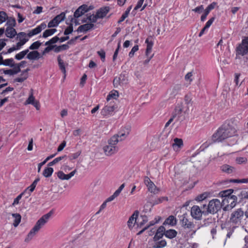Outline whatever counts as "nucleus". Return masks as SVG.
Returning a JSON list of instances; mask_svg holds the SVG:
<instances>
[{
	"label": "nucleus",
	"mask_w": 248,
	"mask_h": 248,
	"mask_svg": "<svg viewBox=\"0 0 248 248\" xmlns=\"http://www.w3.org/2000/svg\"><path fill=\"white\" fill-rule=\"evenodd\" d=\"M126 130V132L115 135L108 140V144L103 148L104 153L106 155L110 156L118 152L119 148L117 144L119 141L125 139L128 136L130 128L128 127Z\"/></svg>",
	"instance_id": "obj_1"
},
{
	"label": "nucleus",
	"mask_w": 248,
	"mask_h": 248,
	"mask_svg": "<svg viewBox=\"0 0 248 248\" xmlns=\"http://www.w3.org/2000/svg\"><path fill=\"white\" fill-rule=\"evenodd\" d=\"M236 132V129L232 125L225 123L213 135L212 140L214 142H221L227 138L235 136Z\"/></svg>",
	"instance_id": "obj_2"
},
{
	"label": "nucleus",
	"mask_w": 248,
	"mask_h": 248,
	"mask_svg": "<svg viewBox=\"0 0 248 248\" xmlns=\"http://www.w3.org/2000/svg\"><path fill=\"white\" fill-rule=\"evenodd\" d=\"M52 215V212L50 211L48 213L43 215L36 223L34 226L31 229L26 238L25 242H29L36 235L41 228L48 221Z\"/></svg>",
	"instance_id": "obj_3"
},
{
	"label": "nucleus",
	"mask_w": 248,
	"mask_h": 248,
	"mask_svg": "<svg viewBox=\"0 0 248 248\" xmlns=\"http://www.w3.org/2000/svg\"><path fill=\"white\" fill-rule=\"evenodd\" d=\"M245 213L242 208H238L233 211L230 217V222L234 225L235 228L242 225L245 220Z\"/></svg>",
	"instance_id": "obj_4"
},
{
	"label": "nucleus",
	"mask_w": 248,
	"mask_h": 248,
	"mask_svg": "<svg viewBox=\"0 0 248 248\" xmlns=\"http://www.w3.org/2000/svg\"><path fill=\"white\" fill-rule=\"evenodd\" d=\"M222 202L217 199L211 200L207 205L206 211L203 212L205 215L215 214L220 210L222 207Z\"/></svg>",
	"instance_id": "obj_5"
},
{
	"label": "nucleus",
	"mask_w": 248,
	"mask_h": 248,
	"mask_svg": "<svg viewBox=\"0 0 248 248\" xmlns=\"http://www.w3.org/2000/svg\"><path fill=\"white\" fill-rule=\"evenodd\" d=\"M237 202V197L235 195H232L231 196L227 197V198H223L222 204V205H225L223 207L224 211H229L234 208Z\"/></svg>",
	"instance_id": "obj_6"
},
{
	"label": "nucleus",
	"mask_w": 248,
	"mask_h": 248,
	"mask_svg": "<svg viewBox=\"0 0 248 248\" xmlns=\"http://www.w3.org/2000/svg\"><path fill=\"white\" fill-rule=\"evenodd\" d=\"M128 75L125 72H123L119 77H115L113 79V85L115 88L125 85L128 83Z\"/></svg>",
	"instance_id": "obj_7"
},
{
	"label": "nucleus",
	"mask_w": 248,
	"mask_h": 248,
	"mask_svg": "<svg viewBox=\"0 0 248 248\" xmlns=\"http://www.w3.org/2000/svg\"><path fill=\"white\" fill-rule=\"evenodd\" d=\"M206 210H202L199 206L194 205L191 209V216L192 217L198 220H201L202 215H206L203 212Z\"/></svg>",
	"instance_id": "obj_8"
},
{
	"label": "nucleus",
	"mask_w": 248,
	"mask_h": 248,
	"mask_svg": "<svg viewBox=\"0 0 248 248\" xmlns=\"http://www.w3.org/2000/svg\"><path fill=\"white\" fill-rule=\"evenodd\" d=\"M186 216L187 214H184L181 217L180 222L182 226L184 229L192 230L194 228L195 225L192 221L189 220Z\"/></svg>",
	"instance_id": "obj_9"
},
{
	"label": "nucleus",
	"mask_w": 248,
	"mask_h": 248,
	"mask_svg": "<svg viewBox=\"0 0 248 248\" xmlns=\"http://www.w3.org/2000/svg\"><path fill=\"white\" fill-rule=\"evenodd\" d=\"M145 43L147 44L146 55L148 57V58L143 62L144 64H148L154 56V54H152L150 57L149 56V54H150L152 51V47L153 46V42L151 40L150 41L149 38H148L146 39Z\"/></svg>",
	"instance_id": "obj_10"
},
{
	"label": "nucleus",
	"mask_w": 248,
	"mask_h": 248,
	"mask_svg": "<svg viewBox=\"0 0 248 248\" xmlns=\"http://www.w3.org/2000/svg\"><path fill=\"white\" fill-rule=\"evenodd\" d=\"M46 27V25L45 23L43 22L41 23L39 26H38L35 29L30 31L27 34V35L29 37H31V36L38 34L39 33L43 30H44Z\"/></svg>",
	"instance_id": "obj_11"
},
{
	"label": "nucleus",
	"mask_w": 248,
	"mask_h": 248,
	"mask_svg": "<svg viewBox=\"0 0 248 248\" xmlns=\"http://www.w3.org/2000/svg\"><path fill=\"white\" fill-rule=\"evenodd\" d=\"M77 170H75L70 173L65 174L62 171L60 170L57 173L58 177L62 180H68L76 173Z\"/></svg>",
	"instance_id": "obj_12"
},
{
	"label": "nucleus",
	"mask_w": 248,
	"mask_h": 248,
	"mask_svg": "<svg viewBox=\"0 0 248 248\" xmlns=\"http://www.w3.org/2000/svg\"><path fill=\"white\" fill-rule=\"evenodd\" d=\"M116 107L114 105H106L101 111V113L104 116L111 114L115 110Z\"/></svg>",
	"instance_id": "obj_13"
},
{
	"label": "nucleus",
	"mask_w": 248,
	"mask_h": 248,
	"mask_svg": "<svg viewBox=\"0 0 248 248\" xmlns=\"http://www.w3.org/2000/svg\"><path fill=\"white\" fill-rule=\"evenodd\" d=\"M110 8L108 6H105L99 9L96 13L97 17L99 18H103L106 16L107 14L109 11Z\"/></svg>",
	"instance_id": "obj_14"
},
{
	"label": "nucleus",
	"mask_w": 248,
	"mask_h": 248,
	"mask_svg": "<svg viewBox=\"0 0 248 248\" xmlns=\"http://www.w3.org/2000/svg\"><path fill=\"white\" fill-rule=\"evenodd\" d=\"M94 26V25L93 23H86L79 26L77 29V31L86 32L93 29Z\"/></svg>",
	"instance_id": "obj_15"
},
{
	"label": "nucleus",
	"mask_w": 248,
	"mask_h": 248,
	"mask_svg": "<svg viewBox=\"0 0 248 248\" xmlns=\"http://www.w3.org/2000/svg\"><path fill=\"white\" fill-rule=\"evenodd\" d=\"M41 57L39 52L36 50L29 52L26 58L30 60H38Z\"/></svg>",
	"instance_id": "obj_16"
},
{
	"label": "nucleus",
	"mask_w": 248,
	"mask_h": 248,
	"mask_svg": "<svg viewBox=\"0 0 248 248\" xmlns=\"http://www.w3.org/2000/svg\"><path fill=\"white\" fill-rule=\"evenodd\" d=\"M221 170L228 174H231L236 172V169L234 167L227 164H224L221 167Z\"/></svg>",
	"instance_id": "obj_17"
},
{
	"label": "nucleus",
	"mask_w": 248,
	"mask_h": 248,
	"mask_svg": "<svg viewBox=\"0 0 248 248\" xmlns=\"http://www.w3.org/2000/svg\"><path fill=\"white\" fill-rule=\"evenodd\" d=\"M138 211H135L133 214L129 217L127 221V225L129 229H132L136 222V218L138 216Z\"/></svg>",
	"instance_id": "obj_18"
},
{
	"label": "nucleus",
	"mask_w": 248,
	"mask_h": 248,
	"mask_svg": "<svg viewBox=\"0 0 248 248\" xmlns=\"http://www.w3.org/2000/svg\"><path fill=\"white\" fill-rule=\"evenodd\" d=\"M5 34L7 37L12 38L16 34V31L14 28L8 27L5 30Z\"/></svg>",
	"instance_id": "obj_19"
},
{
	"label": "nucleus",
	"mask_w": 248,
	"mask_h": 248,
	"mask_svg": "<svg viewBox=\"0 0 248 248\" xmlns=\"http://www.w3.org/2000/svg\"><path fill=\"white\" fill-rule=\"evenodd\" d=\"M248 52V47L245 46H243L242 44L237 47L236 53L237 54L243 56L246 54Z\"/></svg>",
	"instance_id": "obj_20"
},
{
	"label": "nucleus",
	"mask_w": 248,
	"mask_h": 248,
	"mask_svg": "<svg viewBox=\"0 0 248 248\" xmlns=\"http://www.w3.org/2000/svg\"><path fill=\"white\" fill-rule=\"evenodd\" d=\"M183 145V140L181 139L175 138L174 140V143L172 144V147L174 150H178Z\"/></svg>",
	"instance_id": "obj_21"
},
{
	"label": "nucleus",
	"mask_w": 248,
	"mask_h": 248,
	"mask_svg": "<svg viewBox=\"0 0 248 248\" xmlns=\"http://www.w3.org/2000/svg\"><path fill=\"white\" fill-rule=\"evenodd\" d=\"M177 232L173 229H170L167 231H166L164 232V235L166 237L170 238L172 239L174 238L177 235Z\"/></svg>",
	"instance_id": "obj_22"
},
{
	"label": "nucleus",
	"mask_w": 248,
	"mask_h": 248,
	"mask_svg": "<svg viewBox=\"0 0 248 248\" xmlns=\"http://www.w3.org/2000/svg\"><path fill=\"white\" fill-rule=\"evenodd\" d=\"M164 224L174 226L177 224V219L173 216H170L165 220Z\"/></svg>",
	"instance_id": "obj_23"
},
{
	"label": "nucleus",
	"mask_w": 248,
	"mask_h": 248,
	"mask_svg": "<svg viewBox=\"0 0 248 248\" xmlns=\"http://www.w3.org/2000/svg\"><path fill=\"white\" fill-rule=\"evenodd\" d=\"M12 216L14 218L13 225L15 227H16L21 221V216L18 213L12 214Z\"/></svg>",
	"instance_id": "obj_24"
},
{
	"label": "nucleus",
	"mask_w": 248,
	"mask_h": 248,
	"mask_svg": "<svg viewBox=\"0 0 248 248\" xmlns=\"http://www.w3.org/2000/svg\"><path fill=\"white\" fill-rule=\"evenodd\" d=\"M203 224L202 225L203 226H208L211 225L212 226H215V221L214 218H212V217L207 218L204 219L203 221Z\"/></svg>",
	"instance_id": "obj_25"
},
{
	"label": "nucleus",
	"mask_w": 248,
	"mask_h": 248,
	"mask_svg": "<svg viewBox=\"0 0 248 248\" xmlns=\"http://www.w3.org/2000/svg\"><path fill=\"white\" fill-rule=\"evenodd\" d=\"M29 52V49H25L23 51L20 52L19 53L16 54L15 55V58L17 60H20L24 58L26 55H27V54Z\"/></svg>",
	"instance_id": "obj_26"
},
{
	"label": "nucleus",
	"mask_w": 248,
	"mask_h": 248,
	"mask_svg": "<svg viewBox=\"0 0 248 248\" xmlns=\"http://www.w3.org/2000/svg\"><path fill=\"white\" fill-rule=\"evenodd\" d=\"M58 64L59 68L62 72L64 74V77H65L66 70L63 61L61 59L60 56H59L57 58Z\"/></svg>",
	"instance_id": "obj_27"
},
{
	"label": "nucleus",
	"mask_w": 248,
	"mask_h": 248,
	"mask_svg": "<svg viewBox=\"0 0 248 248\" xmlns=\"http://www.w3.org/2000/svg\"><path fill=\"white\" fill-rule=\"evenodd\" d=\"M54 46H55L54 50L56 53H58L62 50H67L69 48V46L66 44L62 45L60 46H57L56 45Z\"/></svg>",
	"instance_id": "obj_28"
},
{
	"label": "nucleus",
	"mask_w": 248,
	"mask_h": 248,
	"mask_svg": "<svg viewBox=\"0 0 248 248\" xmlns=\"http://www.w3.org/2000/svg\"><path fill=\"white\" fill-rule=\"evenodd\" d=\"M238 197L239 198V202H242L244 199H248V191L246 190H242L238 195Z\"/></svg>",
	"instance_id": "obj_29"
},
{
	"label": "nucleus",
	"mask_w": 248,
	"mask_h": 248,
	"mask_svg": "<svg viewBox=\"0 0 248 248\" xmlns=\"http://www.w3.org/2000/svg\"><path fill=\"white\" fill-rule=\"evenodd\" d=\"M182 86L181 84H177L175 85L171 91L170 94L173 96L176 95L181 90Z\"/></svg>",
	"instance_id": "obj_30"
},
{
	"label": "nucleus",
	"mask_w": 248,
	"mask_h": 248,
	"mask_svg": "<svg viewBox=\"0 0 248 248\" xmlns=\"http://www.w3.org/2000/svg\"><path fill=\"white\" fill-rule=\"evenodd\" d=\"M57 30L56 29H51L46 30L43 33L42 37L44 38H46L48 36L53 35L56 31Z\"/></svg>",
	"instance_id": "obj_31"
},
{
	"label": "nucleus",
	"mask_w": 248,
	"mask_h": 248,
	"mask_svg": "<svg viewBox=\"0 0 248 248\" xmlns=\"http://www.w3.org/2000/svg\"><path fill=\"white\" fill-rule=\"evenodd\" d=\"M147 187L149 191L154 194H157L159 191V189L156 187L153 182H152Z\"/></svg>",
	"instance_id": "obj_32"
},
{
	"label": "nucleus",
	"mask_w": 248,
	"mask_h": 248,
	"mask_svg": "<svg viewBox=\"0 0 248 248\" xmlns=\"http://www.w3.org/2000/svg\"><path fill=\"white\" fill-rule=\"evenodd\" d=\"M53 172V169L52 168L48 167L46 168L43 172V175L45 177H49L51 176Z\"/></svg>",
	"instance_id": "obj_33"
},
{
	"label": "nucleus",
	"mask_w": 248,
	"mask_h": 248,
	"mask_svg": "<svg viewBox=\"0 0 248 248\" xmlns=\"http://www.w3.org/2000/svg\"><path fill=\"white\" fill-rule=\"evenodd\" d=\"M118 96V92L117 91L113 90L110 92L109 94L107 96V100L108 101L111 99H116Z\"/></svg>",
	"instance_id": "obj_34"
},
{
	"label": "nucleus",
	"mask_w": 248,
	"mask_h": 248,
	"mask_svg": "<svg viewBox=\"0 0 248 248\" xmlns=\"http://www.w3.org/2000/svg\"><path fill=\"white\" fill-rule=\"evenodd\" d=\"M131 8L132 6L131 5L127 8L124 13L123 14L119 20L118 21V23H120L123 22L128 16Z\"/></svg>",
	"instance_id": "obj_35"
},
{
	"label": "nucleus",
	"mask_w": 248,
	"mask_h": 248,
	"mask_svg": "<svg viewBox=\"0 0 248 248\" xmlns=\"http://www.w3.org/2000/svg\"><path fill=\"white\" fill-rule=\"evenodd\" d=\"M167 242L165 240L156 242L153 246V248H162L166 246Z\"/></svg>",
	"instance_id": "obj_36"
},
{
	"label": "nucleus",
	"mask_w": 248,
	"mask_h": 248,
	"mask_svg": "<svg viewBox=\"0 0 248 248\" xmlns=\"http://www.w3.org/2000/svg\"><path fill=\"white\" fill-rule=\"evenodd\" d=\"M15 63L14 59L13 58H10L4 60L3 65L5 66H9L11 67L15 66Z\"/></svg>",
	"instance_id": "obj_37"
},
{
	"label": "nucleus",
	"mask_w": 248,
	"mask_h": 248,
	"mask_svg": "<svg viewBox=\"0 0 248 248\" xmlns=\"http://www.w3.org/2000/svg\"><path fill=\"white\" fill-rule=\"evenodd\" d=\"M41 45V43L39 41H36L33 43L29 47V50H35L37 49Z\"/></svg>",
	"instance_id": "obj_38"
},
{
	"label": "nucleus",
	"mask_w": 248,
	"mask_h": 248,
	"mask_svg": "<svg viewBox=\"0 0 248 248\" xmlns=\"http://www.w3.org/2000/svg\"><path fill=\"white\" fill-rule=\"evenodd\" d=\"M235 160L238 164H246L248 162V159L245 157H237Z\"/></svg>",
	"instance_id": "obj_39"
},
{
	"label": "nucleus",
	"mask_w": 248,
	"mask_h": 248,
	"mask_svg": "<svg viewBox=\"0 0 248 248\" xmlns=\"http://www.w3.org/2000/svg\"><path fill=\"white\" fill-rule=\"evenodd\" d=\"M65 13L62 12L60 15H58L57 16H56L54 17V18L56 20H57V22L59 23L60 22H61V21H62V20H64V19L65 18Z\"/></svg>",
	"instance_id": "obj_40"
},
{
	"label": "nucleus",
	"mask_w": 248,
	"mask_h": 248,
	"mask_svg": "<svg viewBox=\"0 0 248 248\" xmlns=\"http://www.w3.org/2000/svg\"><path fill=\"white\" fill-rule=\"evenodd\" d=\"M8 16L4 12H0V24L5 22Z\"/></svg>",
	"instance_id": "obj_41"
},
{
	"label": "nucleus",
	"mask_w": 248,
	"mask_h": 248,
	"mask_svg": "<svg viewBox=\"0 0 248 248\" xmlns=\"http://www.w3.org/2000/svg\"><path fill=\"white\" fill-rule=\"evenodd\" d=\"M191 98L188 95H186L185 97V101L187 105V108L192 106Z\"/></svg>",
	"instance_id": "obj_42"
},
{
	"label": "nucleus",
	"mask_w": 248,
	"mask_h": 248,
	"mask_svg": "<svg viewBox=\"0 0 248 248\" xmlns=\"http://www.w3.org/2000/svg\"><path fill=\"white\" fill-rule=\"evenodd\" d=\"M232 189H228L227 190L223 191L221 192L222 196L223 197V198H227V197L231 196L232 195Z\"/></svg>",
	"instance_id": "obj_43"
},
{
	"label": "nucleus",
	"mask_w": 248,
	"mask_h": 248,
	"mask_svg": "<svg viewBox=\"0 0 248 248\" xmlns=\"http://www.w3.org/2000/svg\"><path fill=\"white\" fill-rule=\"evenodd\" d=\"M59 24V23L57 22V20H56L54 18L50 21L48 24L47 27L49 28H52V27H57Z\"/></svg>",
	"instance_id": "obj_44"
},
{
	"label": "nucleus",
	"mask_w": 248,
	"mask_h": 248,
	"mask_svg": "<svg viewBox=\"0 0 248 248\" xmlns=\"http://www.w3.org/2000/svg\"><path fill=\"white\" fill-rule=\"evenodd\" d=\"M88 21L90 22V23H95L97 21V19H98L96 15H90L87 17Z\"/></svg>",
	"instance_id": "obj_45"
},
{
	"label": "nucleus",
	"mask_w": 248,
	"mask_h": 248,
	"mask_svg": "<svg viewBox=\"0 0 248 248\" xmlns=\"http://www.w3.org/2000/svg\"><path fill=\"white\" fill-rule=\"evenodd\" d=\"M82 7H79L75 12L74 16L75 18H78L83 15V13L81 12L80 10Z\"/></svg>",
	"instance_id": "obj_46"
},
{
	"label": "nucleus",
	"mask_w": 248,
	"mask_h": 248,
	"mask_svg": "<svg viewBox=\"0 0 248 248\" xmlns=\"http://www.w3.org/2000/svg\"><path fill=\"white\" fill-rule=\"evenodd\" d=\"M35 98L33 95L32 93L31 92L29 98L26 100V103L28 104L32 105L34 103V102H35Z\"/></svg>",
	"instance_id": "obj_47"
},
{
	"label": "nucleus",
	"mask_w": 248,
	"mask_h": 248,
	"mask_svg": "<svg viewBox=\"0 0 248 248\" xmlns=\"http://www.w3.org/2000/svg\"><path fill=\"white\" fill-rule=\"evenodd\" d=\"M16 20L15 18H10L8 20L6 24L8 25V27H11L13 28L16 26Z\"/></svg>",
	"instance_id": "obj_48"
},
{
	"label": "nucleus",
	"mask_w": 248,
	"mask_h": 248,
	"mask_svg": "<svg viewBox=\"0 0 248 248\" xmlns=\"http://www.w3.org/2000/svg\"><path fill=\"white\" fill-rule=\"evenodd\" d=\"M139 50V46L138 45H135L132 49L130 52L129 53V56L130 58H132L134 56L135 53Z\"/></svg>",
	"instance_id": "obj_49"
},
{
	"label": "nucleus",
	"mask_w": 248,
	"mask_h": 248,
	"mask_svg": "<svg viewBox=\"0 0 248 248\" xmlns=\"http://www.w3.org/2000/svg\"><path fill=\"white\" fill-rule=\"evenodd\" d=\"M73 31V27L72 24L70 25L64 31V34L68 35L70 33H71Z\"/></svg>",
	"instance_id": "obj_50"
},
{
	"label": "nucleus",
	"mask_w": 248,
	"mask_h": 248,
	"mask_svg": "<svg viewBox=\"0 0 248 248\" xmlns=\"http://www.w3.org/2000/svg\"><path fill=\"white\" fill-rule=\"evenodd\" d=\"M207 194L206 193L202 194L198 196L195 200L198 201H202L206 199L207 197Z\"/></svg>",
	"instance_id": "obj_51"
},
{
	"label": "nucleus",
	"mask_w": 248,
	"mask_h": 248,
	"mask_svg": "<svg viewBox=\"0 0 248 248\" xmlns=\"http://www.w3.org/2000/svg\"><path fill=\"white\" fill-rule=\"evenodd\" d=\"M165 200L167 201L168 200V197H161V198H159L157 199L156 200H155L154 201V205L157 204L158 203H161L163 201H164Z\"/></svg>",
	"instance_id": "obj_52"
},
{
	"label": "nucleus",
	"mask_w": 248,
	"mask_h": 248,
	"mask_svg": "<svg viewBox=\"0 0 248 248\" xmlns=\"http://www.w3.org/2000/svg\"><path fill=\"white\" fill-rule=\"evenodd\" d=\"M81 154V151H78L75 153L71 154L69 156L70 160H72L77 158Z\"/></svg>",
	"instance_id": "obj_53"
},
{
	"label": "nucleus",
	"mask_w": 248,
	"mask_h": 248,
	"mask_svg": "<svg viewBox=\"0 0 248 248\" xmlns=\"http://www.w3.org/2000/svg\"><path fill=\"white\" fill-rule=\"evenodd\" d=\"M97 54L100 57L101 60L102 62H104L105 60V56L106 53L103 50H101L100 51H97Z\"/></svg>",
	"instance_id": "obj_54"
},
{
	"label": "nucleus",
	"mask_w": 248,
	"mask_h": 248,
	"mask_svg": "<svg viewBox=\"0 0 248 248\" xmlns=\"http://www.w3.org/2000/svg\"><path fill=\"white\" fill-rule=\"evenodd\" d=\"M24 192L21 193L16 199H15L14 202L12 203L13 206H15V205L18 204L19 201L21 199V198L22 195L24 194Z\"/></svg>",
	"instance_id": "obj_55"
},
{
	"label": "nucleus",
	"mask_w": 248,
	"mask_h": 248,
	"mask_svg": "<svg viewBox=\"0 0 248 248\" xmlns=\"http://www.w3.org/2000/svg\"><path fill=\"white\" fill-rule=\"evenodd\" d=\"M55 46L54 45L47 46L45 48L42 52L43 55H45L46 53L49 52L50 51L54 49Z\"/></svg>",
	"instance_id": "obj_56"
},
{
	"label": "nucleus",
	"mask_w": 248,
	"mask_h": 248,
	"mask_svg": "<svg viewBox=\"0 0 248 248\" xmlns=\"http://www.w3.org/2000/svg\"><path fill=\"white\" fill-rule=\"evenodd\" d=\"M120 45H121V42L119 41V42L118 44V47L117 49L115 50V51L114 52L113 56V61H115L117 57V55L119 50V49L120 48Z\"/></svg>",
	"instance_id": "obj_57"
},
{
	"label": "nucleus",
	"mask_w": 248,
	"mask_h": 248,
	"mask_svg": "<svg viewBox=\"0 0 248 248\" xmlns=\"http://www.w3.org/2000/svg\"><path fill=\"white\" fill-rule=\"evenodd\" d=\"M203 6L202 5L193 9L192 11H194L195 12L200 14L203 11Z\"/></svg>",
	"instance_id": "obj_58"
},
{
	"label": "nucleus",
	"mask_w": 248,
	"mask_h": 248,
	"mask_svg": "<svg viewBox=\"0 0 248 248\" xmlns=\"http://www.w3.org/2000/svg\"><path fill=\"white\" fill-rule=\"evenodd\" d=\"M215 17H212L206 23L205 26H204L205 28L208 29L210 26L212 25L214 21L215 20Z\"/></svg>",
	"instance_id": "obj_59"
},
{
	"label": "nucleus",
	"mask_w": 248,
	"mask_h": 248,
	"mask_svg": "<svg viewBox=\"0 0 248 248\" xmlns=\"http://www.w3.org/2000/svg\"><path fill=\"white\" fill-rule=\"evenodd\" d=\"M217 3L216 2H212V3H211L210 4H209L207 7V8H206V9L207 10H208L209 12H210V11H211L212 10H213V9H214V8L215 7V6L217 5Z\"/></svg>",
	"instance_id": "obj_60"
},
{
	"label": "nucleus",
	"mask_w": 248,
	"mask_h": 248,
	"mask_svg": "<svg viewBox=\"0 0 248 248\" xmlns=\"http://www.w3.org/2000/svg\"><path fill=\"white\" fill-rule=\"evenodd\" d=\"M163 235H164V233H159V232H156L154 237V239L155 241H158L159 239H160V238H161L162 237V236H163Z\"/></svg>",
	"instance_id": "obj_61"
},
{
	"label": "nucleus",
	"mask_w": 248,
	"mask_h": 248,
	"mask_svg": "<svg viewBox=\"0 0 248 248\" xmlns=\"http://www.w3.org/2000/svg\"><path fill=\"white\" fill-rule=\"evenodd\" d=\"M7 41L6 39H0V51H1L3 48L6 46V44L5 42Z\"/></svg>",
	"instance_id": "obj_62"
},
{
	"label": "nucleus",
	"mask_w": 248,
	"mask_h": 248,
	"mask_svg": "<svg viewBox=\"0 0 248 248\" xmlns=\"http://www.w3.org/2000/svg\"><path fill=\"white\" fill-rule=\"evenodd\" d=\"M66 146V141H63L62 143L59 146L57 151L58 152L62 151Z\"/></svg>",
	"instance_id": "obj_63"
},
{
	"label": "nucleus",
	"mask_w": 248,
	"mask_h": 248,
	"mask_svg": "<svg viewBox=\"0 0 248 248\" xmlns=\"http://www.w3.org/2000/svg\"><path fill=\"white\" fill-rule=\"evenodd\" d=\"M28 78V76L27 74L25 75V76H23V77L22 78H16L15 80V81L16 82H23L25 79H26Z\"/></svg>",
	"instance_id": "obj_64"
}]
</instances>
